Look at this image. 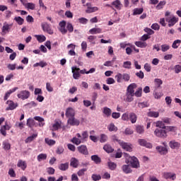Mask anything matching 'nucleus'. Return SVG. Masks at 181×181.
Returning a JSON list of instances; mask_svg holds the SVG:
<instances>
[{"mask_svg": "<svg viewBox=\"0 0 181 181\" xmlns=\"http://www.w3.org/2000/svg\"><path fill=\"white\" fill-rule=\"evenodd\" d=\"M165 21L168 23L169 28L175 26L179 21V18L175 16L173 14H170V11H166L165 13Z\"/></svg>", "mask_w": 181, "mask_h": 181, "instance_id": "nucleus-1", "label": "nucleus"}, {"mask_svg": "<svg viewBox=\"0 0 181 181\" xmlns=\"http://www.w3.org/2000/svg\"><path fill=\"white\" fill-rule=\"evenodd\" d=\"M35 121H38L39 127H45V119L40 116H35L34 117V119L29 118L27 120V127H29V128H32L33 127H35Z\"/></svg>", "mask_w": 181, "mask_h": 181, "instance_id": "nucleus-2", "label": "nucleus"}, {"mask_svg": "<svg viewBox=\"0 0 181 181\" xmlns=\"http://www.w3.org/2000/svg\"><path fill=\"white\" fill-rule=\"evenodd\" d=\"M124 156L126 159H130V163L133 168L135 169H138V168H139V161L138 160V158H136L135 156L129 157L127 153H124Z\"/></svg>", "mask_w": 181, "mask_h": 181, "instance_id": "nucleus-3", "label": "nucleus"}, {"mask_svg": "<svg viewBox=\"0 0 181 181\" xmlns=\"http://www.w3.org/2000/svg\"><path fill=\"white\" fill-rule=\"evenodd\" d=\"M17 97L20 100H28V98L30 97V92H29V90H21L17 94Z\"/></svg>", "mask_w": 181, "mask_h": 181, "instance_id": "nucleus-4", "label": "nucleus"}, {"mask_svg": "<svg viewBox=\"0 0 181 181\" xmlns=\"http://www.w3.org/2000/svg\"><path fill=\"white\" fill-rule=\"evenodd\" d=\"M41 28L44 32H46L49 35H53V30L52 29V26L47 22L42 23Z\"/></svg>", "mask_w": 181, "mask_h": 181, "instance_id": "nucleus-5", "label": "nucleus"}, {"mask_svg": "<svg viewBox=\"0 0 181 181\" xmlns=\"http://www.w3.org/2000/svg\"><path fill=\"white\" fill-rule=\"evenodd\" d=\"M154 134L156 136H158V138H166V136H168L165 129H156Z\"/></svg>", "mask_w": 181, "mask_h": 181, "instance_id": "nucleus-6", "label": "nucleus"}, {"mask_svg": "<svg viewBox=\"0 0 181 181\" xmlns=\"http://www.w3.org/2000/svg\"><path fill=\"white\" fill-rule=\"evenodd\" d=\"M168 146L171 149H175L177 151L178 149H180V142L176 141V140H171L168 143Z\"/></svg>", "mask_w": 181, "mask_h": 181, "instance_id": "nucleus-7", "label": "nucleus"}, {"mask_svg": "<svg viewBox=\"0 0 181 181\" xmlns=\"http://www.w3.org/2000/svg\"><path fill=\"white\" fill-rule=\"evenodd\" d=\"M138 143L140 146H144L145 148H148V149H152V144L146 141V140L144 139H139Z\"/></svg>", "mask_w": 181, "mask_h": 181, "instance_id": "nucleus-8", "label": "nucleus"}, {"mask_svg": "<svg viewBox=\"0 0 181 181\" xmlns=\"http://www.w3.org/2000/svg\"><path fill=\"white\" fill-rule=\"evenodd\" d=\"M67 123L69 125H71L72 127H78V125H80V120L76 119L74 116L73 117L68 119Z\"/></svg>", "mask_w": 181, "mask_h": 181, "instance_id": "nucleus-9", "label": "nucleus"}, {"mask_svg": "<svg viewBox=\"0 0 181 181\" xmlns=\"http://www.w3.org/2000/svg\"><path fill=\"white\" fill-rule=\"evenodd\" d=\"M66 21H62L59 23V27L58 29L62 35H66V33H67V29H66Z\"/></svg>", "mask_w": 181, "mask_h": 181, "instance_id": "nucleus-10", "label": "nucleus"}, {"mask_svg": "<svg viewBox=\"0 0 181 181\" xmlns=\"http://www.w3.org/2000/svg\"><path fill=\"white\" fill-rule=\"evenodd\" d=\"M119 144L124 151H127L128 152H132V145L125 143L124 141H119Z\"/></svg>", "mask_w": 181, "mask_h": 181, "instance_id": "nucleus-11", "label": "nucleus"}, {"mask_svg": "<svg viewBox=\"0 0 181 181\" xmlns=\"http://www.w3.org/2000/svg\"><path fill=\"white\" fill-rule=\"evenodd\" d=\"M65 115L66 118L70 119L76 115V111L73 109V107H68L66 110Z\"/></svg>", "mask_w": 181, "mask_h": 181, "instance_id": "nucleus-12", "label": "nucleus"}, {"mask_svg": "<svg viewBox=\"0 0 181 181\" xmlns=\"http://www.w3.org/2000/svg\"><path fill=\"white\" fill-rule=\"evenodd\" d=\"M66 49H68V50H69L68 52V54H69V56H76V45L71 43L67 45Z\"/></svg>", "mask_w": 181, "mask_h": 181, "instance_id": "nucleus-13", "label": "nucleus"}, {"mask_svg": "<svg viewBox=\"0 0 181 181\" xmlns=\"http://www.w3.org/2000/svg\"><path fill=\"white\" fill-rule=\"evenodd\" d=\"M11 28H12V24L4 23L1 28V35H6V33H9Z\"/></svg>", "mask_w": 181, "mask_h": 181, "instance_id": "nucleus-14", "label": "nucleus"}, {"mask_svg": "<svg viewBox=\"0 0 181 181\" xmlns=\"http://www.w3.org/2000/svg\"><path fill=\"white\" fill-rule=\"evenodd\" d=\"M71 142H72V144H75V145H80V144H84L81 140V134H80V133H78L76 134V137H74L71 140Z\"/></svg>", "mask_w": 181, "mask_h": 181, "instance_id": "nucleus-15", "label": "nucleus"}, {"mask_svg": "<svg viewBox=\"0 0 181 181\" xmlns=\"http://www.w3.org/2000/svg\"><path fill=\"white\" fill-rule=\"evenodd\" d=\"M73 77L75 80H78L80 78V68H77L76 66H73L71 68Z\"/></svg>", "mask_w": 181, "mask_h": 181, "instance_id": "nucleus-16", "label": "nucleus"}, {"mask_svg": "<svg viewBox=\"0 0 181 181\" xmlns=\"http://www.w3.org/2000/svg\"><path fill=\"white\" fill-rule=\"evenodd\" d=\"M112 8H115L117 11H121L122 9V3H121L120 0H115L112 2Z\"/></svg>", "mask_w": 181, "mask_h": 181, "instance_id": "nucleus-17", "label": "nucleus"}, {"mask_svg": "<svg viewBox=\"0 0 181 181\" xmlns=\"http://www.w3.org/2000/svg\"><path fill=\"white\" fill-rule=\"evenodd\" d=\"M156 149L160 155H167L168 151V148L162 146H158L156 147Z\"/></svg>", "mask_w": 181, "mask_h": 181, "instance_id": "nucleus-18", "label": "nucleus"}, {"mask_svg": "<svg viewBox=\"0 0 181 181\" xmlns=\"http://www.w3.org/2000/svg\"><path fill=\"white\" fill-rule=\"evenodd\" d=\"M163 177H164V179H170L171 180H176V174L173 173H163Z\"/></svg>", "mask_w": 181, "mask_h": 181, "instance_id": "nucleus-19", "label": "nucleus"}, {"mask_svg": "<svg viewBox=\"0 0 181 181\" xmlns=\"http://www.w3.org/2000/svg\"><path fill=\"white\" fill-rule=\"evenodd\" d=\"M7 104H8V107L6 108V111L15 110L18 107V103H15L12 100H8Z\"/></svg>", "mask_w": 181, "mask_h": 181, "instance_id": "nucleus-20", "label": "nucleus"}, {"mask_svg": "<svg viewBox=\"0 0 181 181\" xmlns=\"http://www.w3.org/2000/svg\"><path fill=\"white\" fill-rule=\"evenodd\" d=\"M19 88L18 87H15L12 89H10L9 90H8L5 95H4V100L5 101H6V100H8V98H9L11 94H12V93H15V91H16V90H18Z\"/></svg>", "mask_w": 181, "mask_h": 181, "instance_id": "nucleus-21", "label": "nucleus"}, {"mask_svg": "<svg viewBox=\"0 0 181 181\" xmlns=\"http://www.w3.org/2000/svg\"><path fill=\"white\" fill-rule=\"evenodd\" d=\"M78 151L80 153H83V155H88V150L87 149V146L84 145L78 146Z\"/></svg>", "mask_w": 181, "mask_h": 181, "instance_id": "nucleus-22", "label": "nucleus"}, {"mask_svg": "<svg viewBox=\"0 0 181 181\" xmlns=\"http://www.w3.org/2000/svg\"><path fill=\"white\" fill-rule=\"evenodd\" d=\"M136 87V84L132 83L127 87V93L129 94H134L135 93V88Z\"/></svg>", "mask_w": 181, "mask_h": 181, "instance_id": "nucleus-23", "label": "nucleus"}, {"mask_svg": "<svg viewBox=\"0 0 181 181\" xmlns=\"http://www.w3.org/2000/svg\"><path fill=\"white\" fill-rule=\"evenodd\" d=\"M103 112L105 117H111L112 110H111L108 107H104L103 108Z\"/></svg>", "mask_w": 181, "mask_h": 181, "instance_id": "nucleus-24", "label": "nucleus"}, {"mask_svg": "<svg viewBox=\"0 0 181 181\" xmlns=\"http://www.w3.org/2000/svg\"><path fill=\"white\" fill-rule=\"evenodd\" d=\"M122 170L124 172V173L126 174L131 173L132 172V170L131 169L129 165H123L122 166Z\"/></svg>", "mask_w": 181, "mask_h": 181, "instance_id": "nucleus-25", "label": "nucleus"}, {"mask_svg": "<svg viewBox=\"0 0 181 181\" xmlns=\"http://www.w3.org/2000/svg\"><path fill=\"white\" fill-rule=\"evenodd\" d=\"M101 32H103V29L98 28H93L89 30V33L90 35H97L98 33H101Z\"/></svg>", "mask_w": 181, "mask_h": 181, "instance_id": "nucleus-26", "label": "nucleus"}, {"mask_svg": "<svg viewBox=\"0 0 181 181\" xmlns=\"http://www.w3.org/2000/svg\"><path fill=\"white\" fill-rule=\"evenodd\" d=\"M136 132L137 134H139V135H142V134H144V132H145V129L144 128V126L137 124L136 126Z\"/></svg>", "mask_w": 181, "mask_h": 181, "instance_id": "nucleus-27", "label": "nucleus"}, {"mask_svg": "<svg viewBox=\"0 0 181 181\" xmlns=\"http://www.w3.org/2000/svg\"><path fill=\"white\" fill-rule=\"evenodd\" d=\"M129 119H130L132 124H135L136 122V119H138V117L134 112H131L129 115Z\"/></svg>", "mask_w": 181, "mask_h": 181, "instance_id": "nucleus-28", "label": "nucleus"}, {"mask_svg": "<svg viewBox=\"0 0 181 181\" xmlns=\"http://www.w3.org/2000/svg\"><path fill=\"white\" fill-rule=\"evenodd\" d=\"M37 138V134H33L32 136H28L25 140V144H30L33 141H35Z\"/></svg>", "mask_w": 181, "mask_h": 181, "instance_id": "nucleus-29", "label": "nucleus"}, {"mask_svg": "<svg viewBox=\"0 0 181 181\" xmlns=\"http://www.w3.org/2000/svg\"><path fill=\"white\" fill-rule=\"evenodd\" d=\"M17 166H18V168H21V169H22V170H25V169H26V168H27L26 162H25L22 160H19L17 163Z\"/></svg>", "mask_w": 181, "mask_h": 181, "instance_id": "nucleus-30", "label": "nucleus"}, {"mask_svg": "<svg viewBox=\"0 0 181 181\" xmlns=\"http://www.w3.org/2000/svg\"><path fill=\"white\" fill-rule=\"evenodd\" d=\"M47 159V154L40 153L37 156V160L38 162H42V160H46Z\"/></svg>", "mask_w": 181, "mask_h": 181, "instance_id": "nucleus-31", "label": "nucleus"}, {"mask_svg": "<svg viewBox=\"0 0 181 181\" xmlns=\"http://www.w3.org/2000/svg\"><path fill=\"white\" fill-rule=\"evenodd\" d=\"M25 8L27 9H30L31 11H33L36 6V5L33 3H27V1L23 4Z\"/></svg>", "mask_w": 181, "mask_h": 181, "instance_id": "nucleus-32", "label": "nucleus"}, {"mask_svg": "<svg viewBox=\"0 0 181 181\" xmlns=\"http://www.w3.org/2000/svg\"><path fill=\"white\" fill-rule=\"evenodd\" d=\"M136 46L137 47H141V49H144L148 46V44L146 42H142V41H136L135 42Z\"/></svg>", "mask_w": 181, "mask_h": 181, "instance_id": "nucleus-33", "label": "nucleus"}, {"mask_svg": "<svg viewBox=\"0 0 181 181\" xmlns=\"http://www.w3.org/2000/svg\"><path fill=\"white\" fill-rule=\"evenodd\" d=\"M91 160H93L95 163H96V165L101 163V158L97 155L92 156Z\"/></svg>", "mask_w": 181, "mask_h": 181, "instance_id": "nucleus-34", "label": "nucleus"}, {"mask_svg": "<svg viewBox=\"0 0 181 181\" xmlns=\"http://www.w3.org/2000/svg\"><path fill=\"white\" fill-rule=\"evenodd\" d=\"M144 12L143 8H136L133 10V15L134 16L136 15H141Z\"/></svg>", "mask_w": 181, "mask_h": 181, "instance_id": "nucleus-35", "label": "nucleus"}, {"mask_svg": "<svg viewBox=\"0 0 181 181\" xmlns=\"http://www.w3.org/2000/svg\"><path fill=\"white\" fill-rule=\"evenodd\" d=\"M45 144H47V145H49V146H53V145L56 144V141L53 139H50L49 138H45Z\"/></svg>", "mask_w": 181, "mask_h": 181, "instance_id": "nucleus-36", "label": "nucleus"}, {"mask_svg": "<svg viewBox=\"0 0 181 181\" xmlns=\"http://www.w3.org/2000/svg\"><path fill=\"white\" fill-rule=\"evenodd\" d=\"M148 117L152 118H158L159 117V112L150 111L148 112Z\"/></svg>", "mask_w": 181, "mask_h": 181, "instance_id": "nucleus-37", "label": "nucleus"}, {"mask_svg": "<svg viewBox=\"0 0 181 181\" xmlns=\"http://www.w3.org/2000/svg\"><path fill=\"white\" fill-rule=\"evenodd\" d=\"M153 95L156 100H160V98L163 96V93L162 92H158L157 90H154Z\"/></svg>", "mask_w": 181, "mask_h": 181, "instance_id": "nucleus-38", "label": "nucleus"}, {"mask_svg": "<svg viewBox=\"0 0 181 181\" xmlns=\"http://www.w3.org/2000/svg\"><path fill=\"white\" fill-rule=\"evenodd\" d=\"M46 66H47V63L43 62V61H41L40 62H37L35 64H33V67H46Z\"/></svg>", "mask_w": 181, "mask_h": 181, "instance_id": "nucleus-39", "label": "nucleus"}, {"mask_svg": "<svg viewBox=\"0 0 181 181\" xmlns=\"http://www.w3.org/2000/svg\"><path fill=\"white\" fill-rule=\"evenodd\" d=\"M98 11V7L94 6V7H88L86 12V13H93V12H97Z\"/></svg>", "mask_w": 181, "mask_h": 181, "instance_id": "nucleus-40", "label": "nucleus"}, {"mask_svg": "<svg viewBox=\"0 0 181 181\" xmlns=\"http://www.w3.org/2000/svg\"><path fill=\"white\" fill-rule=\"evenodd\" d=\"M103 149L104 151H105V152H107V153H111V152L114 151V148H112V147H111L109 144H105L103 146Z\"/></svg>", "mask_w": 181, "mask_h": 181, "instance_id": "nucleus-41", "label": "nucleus"}, {"mask_svg": "<svg viewBox=\"0 0 181 181\" xmlns=\"http://www.w3.org/2000/svg\"><path fill=\"white\" fill-rule=\"evenodd\" d=\"M81 139L83 143L86 142L87 139H88V132L87 131L82 132V136L81 137Z\"/></svg>", "mask_w": 181, "mask_h": 181, "instance_id": "nucleus-42", "label": "nucleus"}, {"mask_svg": "<svg viewBox=\"0 0 181 181\" xmlns=\"http://www.w3.org/2000/svg\"><path fill=\"white\" fill-rule=\"evenodd\" d=\"M107 129H109L110 132H112V131H115V132H117V131H118V128L115 127V124H114V123H111L110 124H109L107 127Z\"/></svg>", "mask_w": 181, "mask_h": 181, "instance_id": "nucleus-43", "label": "nucleus"}, {"mask_svg": "<svg viewBox=\"0 0 181 181\" xmlns=\"http://www.w3.org/2000/svg\"><path fill=\"white\" fill-rule=\"evenodd\" d=\"M134 94H132V93H128L127 92V93H126V97H127V98H126V101H127V103H131V102H132V101H134Z\"/></svg>", "mask_w": 181, "mask_h": 181, "instance_id": "nucleus-44", "label": "nucleus"}, {"mask_svg": "<svg viewBox=\"0 0 181 181\" xmlns=\"http://www.w3.org/2000/svg\"><path fill=\"white\" fill-rule=\"evenodd\" d=\"M60 170H67L69 169V163H62L59 166Z\"/></svg>", "mask_w": 181, "mask_h": 181, "instance_id": "nucleus-45", "label": "nucleus"}, {"mask_svg": "<svg viewBox=\"0 0 181 181\" xmlns=\"http://www.w3.org/2000/svg\"><path fill=\"white\" fill-rule=\"evenodd\" d=\"M35 36L40 43H42V42H45L46 40V37L45 35H36Z\"/></svg>", "mask_w": 181, "mask_h": 181, "instance_id": "nucleus-46", "label": "nucleus"}, {"mask_svg": "<svg viewBox=\"0 0 181 181\" xmlns=\"http://www.w3.org/2000/svg\"><path fill=\"white\" fill-rule=\"evenodd\" d=\"M14 21L18 23V25H23V22H25V20L22 18L21 16H16L14 18Z\"/></svg>", "mask_w": 181, "mask_h": 181, "instance_id": "nucleus-47", "label": "nucleus"}, {"mask_svg": "<svg viewBox=\"0 0 181 181\" xmlns=\"http://www.w3.org/2000/svg\"><path fill=\"white\" fill-rule=\"evenodd\" d=\"M108 141V136L106 134H100V142L101 144H104L105 142H107Z\"/></svg>", "mask_w": 181, "mask_h": 181, "instance_id": "nucleus-48", "label": "nucleus"}, {"mask_svg": "<svg viewBox=\"0 0 181 181\" xmlns=\"http://www.w3.org/2000/svg\"><path fill=\"white\" fill-rule=\"evenodd\" d=\"M60 127V123L59 122H55V123L52 124L51 129L52 131H57Z\"/></svg>", "mask_w": 181, "mask_h": 181, "instance_id": "nucleus-49", "label": "nucleus"}, {"mask_svg": "<svg viewBox=\"0 0 181 181\" xmlns=\"http://www.w3.org/2000/svg\"><path fill=\"white\" fill-rule=\"evenodd\" d=\"M71 166L77 168L78 166V161L75 158L71 159Z\"/></svg>", "mask_w": 181, "mask_h": 181, "instance_id": "nucleus-50", "label": "nucleus"}, {"mask_svg": "<svg viewBox=\"0 0 181 181\" xmlns=\"http://www.w3.org/2000/svg\"><path fill=\"white\" fill-rule=\"evenodd\" d=\"M139 108H146L149 107V103L148 102H141L138 103Z\"/></svg>", "mask_w": 181, "mask_h": 181, "instance_id": "nucleus-51", "label": "nucleus"}, {"mask_svg": "<svg viewBox=\"0 0 181 181\" xmlns=\"http://www.w3.org/2000/svg\"><path fill=\"white\" fill-rule=\"evenodd\" d=\"M180 43H181L180 40H175L172 45L173 49H177V47H179V46H180Z\"/></svg>", "mask_w": 181, "mask_h": 181, "instance_id": "nucleus-52", "label": "nucleus"}, {"mask_svg": "<svg viewBox=\"0 0 181 181\" xmlns=\"http://www.w3.org/2000/svg\"><path fill=\"white\" fill-rule=\"evenodd\" d=\"M3 148L5 151H9V149H11V144H9V142H8V141H4L3 142Z\"/></svg>", "mask_w": 181, "mask_h": 181, "instance_id": "nucleus-53", "label": "nucleus"}, {"mask_svg": "<svg viewBox=\"0 0 181 181\" xmlns=\"http://www.w3.org/2000/svg\"><path fill=\"white\" fill-rule=\"evenodd\" d=\"M156 127H157V128H161V129H165V128H166V127L165 126L162 121L156 122Z\"/></svg>", "mask_w": 181, "mask_h": 181, "instance_id": "nucleus-54", "label": "nucleus"}, {"mask_svg": "<svg viewBox=\"0 0 181 181\" xmlns=\"http://www.w3.org/2000/svg\"><path fill=\"white\" fill-rule=\"evenodd\" d=\"M66 30L69 32V33H73V30H74V28H73V24L71 23H66Z\"/></svg>", "mask_w": 181, "mask_h": 181, "instance_id": "nucleus-55", "label": "nucleus"}, {"mask_svg": "<svg viewBox=\"0 0 181 181\" xmlns=\"http://www.w3.org/2000/svg\"><path fill=\"white\" fill-rule=\"evenodd\" d=\"M131 66H132V63L129 61H127L123 63L124 69H128L129 70L131 69Z\"/></svg>", "mask_w": 181, "mask_h": 181, "instance_id": "nucleus-56", "label": "nucleus"}, {"mask_svg": "<svg viewBox=\"0 0 181 181\" xmlns=\"http://www.w3.org/2000/svg\"><path fill=\"white\" fill-rule=\"evenodd\" d=\"M166 5V1H160L159 4L156 6V9L159 10V9H162V8H163V6H165Z\"/></svg>", "mask_w": 181, "mask_h": 181, "instance_id": "nucleus-57", "label": "nucleus"}, {"mask_svg": "<svg viewBox=\"0 0 181 181\" xmlns=\"http://www.w3.org/2000/svg\"><path fill=\"white\" fill-rule=\"evenodd\" d=\"M156 86L157 87V88H159V87H160V86H162V84H163V81H162L159 78H156L154 80Z\"/></svg>", "mask_w": 181, "mask_h": 181, "instance_id": "nucleus-58", "label": "nucleus"}, {"mask_svg": "<svg viewBox=\"0 0 181 181\" xmlns=\"http://www.w3.org/2000/svg\"><path fill=\"white\" fill-rule=\"evenodd\" d=\"M108 166L110 170H115L117 169V164L115 163L109 162Z\"/></svg>", "mask_w": 181, "mask_h": 181, "instance_id": "nucleus-59", "label": "nucleus"}, {"mask_svg": "<svg viewBox=\"0 0 181 181\" xmlns=\"http://www.w3.org/2000/svg\"><path fill=\"white\" fill-rule=\"evenodd\" d=\"M90 43H92V45H95V39H97V36H94V35H90L88 37Z\"/></svg>", "mask_w": 181, "mask_h": 181, "instance_id": "nucleus-60", "label": "nucleus"}, {"mask_svg": "<svg viewBox=\"0 0 181 181\" xmlns=\"http://www.w3.org/2000/svg\"><path fill=\"white\" fill-rule=\"evenodd\" d=\"M115 78L117 79V83H122V74L118 73Z\"/></svg>", "mask_w": 181, "mask_h": 181, "instance_id": "nucleus-61", "label": "nucleus"}, {"mask_svg": "<svg viewBox=\"0 0 181 181\" xmlns=\"http://www.w3.org/2000/svg\"><path fill=\"white\" fill-rule=\"evenodd\" d=\"M136 97H141L142 95V88H139L134 93Z\"/></svg>", "mask_w": 181, "mask_h": 181, "instance_id": "nucleus-62", "label": "nucleus"}, {"mask_svg": "<svg viewBox=\"0 0 181 181\" xmlns=\"http://www.w3.org/2000/svg\"><path fill=\"white\" fill-rule=\"evenodd\" d=\"M92 179L94 181L101 180V175H97V174H93V175H92Z\"/></svg>", "mask_w": 181, "mask_h": 181, "instance_id": "nucleus-63", "label": "nucleus"}, {"mask_svg": "<svg viewBox=\"0 0 181 181\" xmlns=\"http://www.w3.org/2000/svg\"><path fill=\"white\" fill-rule=\"evenodd\" d=\"M175 72L178 74L181 71V65H175L174 67Z\"/></svg>", "mask_w": 181, "mask_h": 181, "instance_id": "nucleus-64", "label": "nucleus"}]
</instances>
